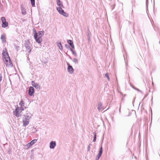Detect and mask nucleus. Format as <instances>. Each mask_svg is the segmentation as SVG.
<instances>
[{
  "instance_id": "1",
  "label": "nucleus",
  "mask_w": 160,
  "mask_h": 160,
  "mask_svg": "<svg viewBox=\"0 0 160 160\" xmlns=\"http://www.w3.org/2000/svg\"><path fill=\"white\" fill-rule=\"evenodd\" d=\"M3 61L7 66H12V61L9 56L7 50L5 49L3 51L2 53Z\"/></svg>"
},
{
  "instance_id": "2",
  "label": "nucleus",
  "mask_w": 160,
  "mask_h": 160,
  "mask_svg": "<svg viewBox=\"0 0 160 160\" xmlns=\"http://www.w3.org/2000/svg\"><path fill=\"white\" fill-rule=\"evenodd\" d=\"M34 36L36 42L38 43H41L42 41V37L43 35V32L40 31L37 33L35 29H33Z\"/></svg>"
},
{
  "instance_id": "3",
  "label": "nucleus",
  "mask_w": 160,
  "mask_h": 160,
  "mask_svg": "<svg viewBox=\"0 0 160 160\" xmlns=\"http://www.w3.org/2000/svg\"><path fill=\"white\" fill-rule=\"evenodd\" d=\"M23 110L24 108H20L19 107H17L13 111V113L16 116L18 117L22 115V111Z\"/></svg>"
},
{
  "instance_id": "4",
  "label": "nucleus",
  "mask_w": 160,
  "mask_h": 160,
  "mask_svg": "<svg viewBox=\"0 0 160 160\" xmlns=\"http://www.w3.org/2000/svg\"><path fill=\"white\" fill-rule=\"evenodd\" d=\"M25 118L23 120L22 122L23 125L24 126H26L29 123V119L30 118V116L28 115L27 116V115H24Z\"/></svg>"
},
{
  "instance_id": "5",
  "label": "nucleus",
  "mask_w": 160,
  "mask_h": 160,
  "mask_svg": "<svg viewBox=\"0 0 160 160\" xmlns=\"http://www.w3.org/2000/svg\"><path fill=\"white\" fill-rule=\"evenodd\" d=\"M57 9L60 13L63 16L67 17L68 16V14L64 12L63 10L61 8V7L57 8Z\"/></svg>"
},
{
  "instance_id": "6",
  "label": "nucleus",
  "mask_w": 160,
  "mask_h": 160,
  "mask_svg": "<svg viewBox=\"0 0 160 160\" xmlns=\"http://www.w3.org/2000/svg\"><path fill=\"white\" fill-rule=\"evenodd\" d=\"M34 92V88L33 87H30L29 90V94L30 96L33 95Z\"/></svg>"
},
{
  "instance_id": "7",
  "label": "nucleus",
  "mask_w": 160,
  "mask_h": 160,
  "mask_svg": "<svg viewBox=\"0 0 160 160\" xmlns=\"http://www.w3.org/2000/svg\"><path fill=\"white\" fill-rule=\"evenodd\" d=\"M102 152V148L101 147L100 149L99 152V153L98 154V155L97 156V157L96 158V160H98L99 158L101 156Z\"/></svg>"
},
{
  "instance_id": "8",
  "label": "nucleus",
  "mask_w": 160,
  "mask_h": 160,
  "mask_svg": "<svg viewBox=\"0 0 160 160\" xmlns=\"http://www.w3.org/2000/svg\"><path fill=\"white\" fill-rule=\"evenodd\" d=\"M68 71L71 74L73 72V69L72 66L69 65L68 64Z\"/></svg>"
},
{
  "instance_id": "9",
  "label": "nucleus",
  "mask_w": 160,
  "mask_h": 160,
  "mask_svg": "<svg viewBox=\"0 0 160 160\" xmlns=\"http://www.w3.org/2000/svg\"><path fill=\"white\" fill-rule=\"evenodd\" d=\"M56 146V142L55 141H52L50 143V147L51 148H53Z\"/></svg>"
},
{
  "instance_id": "10",
  "label": "nucleus",
  "mask_w": 160,
  "mask_h": 160,
  "mask_svg": "<svg viewBox=\"0 0 160 160\" xmlns=\"http://www.w3.org/2000/svg\"><path fill=\"white\" fill-rule=\"evenodd\" d=\"M67 42L72 48H74V45L73 44V42L72 41L70 40H68Z\"/></svg>"
},
{
  "instance_id": "11",
  "label": "nucleus",
  "mask_w": 160,
  "mask_h": 160,
  "mask_svg": "<svg viewBox=\"0 0 160 160\" xmlns=\"http://www.w3.org/2000/svg\"><path fill=\"white\" fill-rule=\"evenodd\" d=\"M24 101L22 100H21L19 103V105L20 106V108H24L23 107L24 106Z\"/></svg>"
},
{
  "instance_id": "12",
  "label": "nucleus",
  "mask_w": 160,
  "mask_h": 160,
  "mask_svg": "<svg viewBox=\"0 0 160 160\" xmlns=\"http://www.w3.org/2000/svg\"><path fill=\"white\" fill-rule=\"evenodd\" d=\"M8 26V23L7 22H5L2 23V27L3 28H6Z\"/></svg>"
},
{
  "instance_id": "13",
  "label": "nucleus",
  "mask_w": 160,
  "mask_h": 160,
  "mask_svg": "<svg viewBox=\"0 0 160 160\" xmlns=\"http://www.w3.org/2000/svg\"><path fill=\"white\" fill-rule=\"evenodd\" d=\"M1 39L3 42H6V38L3 35H2L1 37Z\"/></svg>"
},
{
  "instance_id": "14",
  "label": "nucleus",
  "mask_w": 160,
  "mask_h": 160,
  "mask_svg": "<svg viewBox=\"0 0 160 160\" xmlns=\"http://www.w3.org/2000/svg\"><path fill=\"white\" fill-rule=\"evenodd\" d=\"M57 3L58 6L60 7H62V4L61 3V2L60 0H57Z\"/></svg>"
},
{
  "instance_id": "15",
  "label": "nucleus",
  "mask_w": 160,
  "mask_h": 160,
  "mask_svg": "<svg viewBox=\"0 0 160 160\" xmlns=\"http://www.w3.org/2000/svg\"><path fill=\"white\" fill-rule=\"evenodd\" d=\"M37 141V139H34L33 140H32V141H31L30 142L31 144L32 145H33Z\"/></svg>"
},
{
  "instance_id": "16",
  "label": "nucleus",
  "mask_w": 160,
  "mask_h": 160,
  "mask_svg": "<svg viewBox=\"0 0 160 160\" xmlns=\"http://www.w3.org/2000/svg\"><path fill=\"white\" fill-rule=\"evenodd\" d=\"M1 20L2 23L6 22V19L4 17H2L1 18Z\"/></svg>"
},
{
  "instance_id": "17",
  "label": "nucleus",
  "mask_w": 160,
  "mask_h": 160,
  "mask_svg": "<svg viewBox=\"0 0 160 160\" xmlns=\"http://www.w3.org/2000/svg\"><path fill=\"white\" fill-rule=\"evenodd\" d=\"M31 4L32 6H33L35 5V0H30Z\"/></svg>"
},
{
  "instance_id": "18",
  "label": "nucleus",
  "mask_w": 160,
  "mask_h": 160,
  "mask_svg": "<svg viewBox=\"0 0 160 160\" xmlns=\"http://www.w3.org/2000/svg\"><path fill=\"white\" fill-rule=\"evenodd\" d=\"M58 46L59 47V48L60 49H62V45H61V43H58Z\"/></svg>"
},
{
  "instance_id": "19",
  "label": "nucleus",
  "mask_w": 160,
  "mask_h": 160,
  "mask_svg": "<svg viewBox=\"0 0 160 160\" xmlns=\"http://www.w3.org/2000/svg\"><path fill=\"white\" fill-rule=\"evenodd\" d=\"M32 145L31 144V143L30 142H29L28 143V144H27V146L28 148H29Z\"/></svg>"
},
{
  "instance_id": "20",
  "label": "nucleus",
  "mask_w": 160,
  "mask_h": 160,
  "mask_svg": "<svg viewBox=\"0 0 160 160\" xmlns=\"http://www.w3.org/2000/svg\"><path fill=\"white\" fill-rule=\"evenodd\" d=\"M105 76L106 77L108 78V80H110V78H109V77L108 76V73H106L105 74Z\"/></svg>"
},
{
  "instance_id": "21",
  "label": "nucleus",
  "mask_w": 160,
  "mask_h": 160,
  "mask_svg": "<svg viewBox=\"0 0 160 160\" xmlns=\"http://www.w3.org/2000/svg\"><path fill=\"white\" fill-rule=\"evenodd\" d=\"M27 48L28 49V51H29V52H31V48L30 47H27Z\"/></svg>"
},
{
  "instance_id": "22",
  "label": "nucleus",
  "mask_w": 160,
  "mask_h": 160,
  "mask_svg": "<svg viewBox=\"0 0 160 160\" xmlns=\"http://www.w3.org/2000/svg\"><path fill=\"white\" fill-rule=\"evenodd\" d=\"M96 135H94V139H93V142H95L96 140Z\"/></svg>"
},
{
  "instance_id": "23",
  "label": "nucleus",
  "mask_w": 160,
  "mask_h": 160,
  "mask_svg": "<svg viewBox=\"0 0 160 160\" xmlns=\"http://www.w3.org/2000/svg\"><path fill=\"white\" fill-rule=\"evenodd\" d=\"M2 80V76L1 74H0V82Z\"/></svg>"
},
{
  "instance_id": "24",
  "label": "nucleus",
  "mask_w": 160,
  "mask_h": 160,
  "mask_svg": "<svg viewBox=\"0 0 160 160\" xmlns=\"http://www.w3.org/2000/svg\"><path fill=\"white\" fill-rule=\"evenodd\" d=\"M22 13H23V14H25L26 13V11H22Z\"/></svg>"
},
{
  "instance_id": "25",
  "label": "nucleus",
  "mask_w": 160,
  "mask_h": 160,
  "mask_svg": "<svg viewBox=\"0 0 160 160\" xmlns=\"http://www.w3.org/2000/svg\"><path fill=\"white\" fill-rule=\"evenodd\" d=\"M102 104H98V106H102Z\"/></svg>"
},
{
  "instance_id": "26",
  "label": "nucleus",
  "mask_w": 160,
  "mask_h": 160,
  "mask_svg": "<svg viewBox=\"0 0 160 160\" xmlns=\"http://www.w3.org/2000/svg\"><path fill=\"white\" fill-rule=\"evenodd\" d=\"M98 108V109H100L99 108V107Z\"/></svg>"
}]
</instances>
